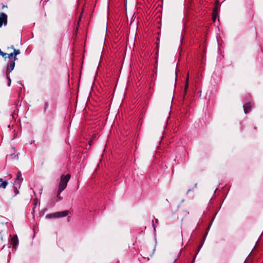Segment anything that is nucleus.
Listing matches in <instances>:
<instances>
[{"mask_svg": "<svg viewBox=\"0 0 263 263\" xmlns=\"http://www.w3.org/2000/svg\"><path fill=\"white\" fill-rule=\"evenodd\" d=\"M70 175L68 174L66 175H62L61 176L60 181L59 185V189L60 191L64 190L67 185V183L70 179Z\"/></svg>", "mask_w": 263, "mask_h": 263, "instance_id": "nucleus-2", "label": "nucleus"}, {"mask_svg": "<svg viewBox=\"0 0 263 263\" xmlns=\"http://www.w3.org/2000/svg\"><path fill=\"white\" fill-rule=\"evenodd\" d=\"M69 214L68 211H64L62 212H58L53 214H51L49 215L50 217L53 218H59V217H63L68 215Z\"/></svg>", "mask_w": 263, "mask_h": 263, "instance_id": "nucleus-3", "label": "nucleus"}, {"mask_svg": "<svg viewBox=\"0 0 263 263\" xmlns=\"http://www.w3.org/2000/svg\"><path fill=\"white\" fill-rule=\"evenodd\" d=\"M48 104L47 102H45L44 103V111H45V110H46V109L48 108Z\"/></svg>", "mask_w": 263, "mask_h": 263, "instance_id": "nucleus-14", "label": "nucleus"}, {"mask_svg": "<svg viewBox=\"0 0 263 263\" xmlns=\"http://www.w3.org/2000/svg\"><path fill=\"white\" fill-rule=\"evenodd\" d=\"M191 190L190 189L188 190L187 191V193H189V192H190Z\"/></svg>", "mask_w": 263, "mask_h": 263, "instance_id": "nucleus-19", "label": "nucleus"}, {"mask_svg": "<svg viewBox=\"0 0 263 263\" xmlns=\"http://www.w3.org/2000/svg\"><path fill=\"white\" fill-rule=\"evenodd\" d=\"M188 81H189V74H187V77L186 78V85H185V91H186V89L188 87Z\"/></svg>", "mask_w": 263, "mask_h": 263, "instance_id": "nucleus-13", "label": "nucleus"}, {"mask_svg": "<svg viewBox=\"0 0 263 263\" xmlns=\"http://www.w3.org/2000/svg\"><path fill=\"white\" fill-rule=\"evenodd\" d=\"M11 157L12 159H15L16 160H17L18 159V155L17 154H12L11 155Z\"/></svg>", "mask_w": 263, "mask_h": 263, "instance_id": "nucleus-12", "label": "nucleus"}, {"mask_svg": "<svg viewBox=\"0 0 263 263\" xmlns=\"http://www.w3.org/2000/svg\"><path fill=\"white\" fill-rule=\"evenodd\" d=\"M243 263H245V262H243Z\"/></svg>", "mask_w": 263, "mask_h": 263, "instance_id": "nucleus-21", "label": "nucleus"}, {"mask_svg": "<svg viewBox=\"0 0 263 263\" xmlns=\"http://www.w3.org/2000/svg\"><path fill=\"white\" fill-rule=\"evenodd\" d=\"M10 242L13 246L15 248L18 244V239L16 235H14L10 240Z\"/></svg>", "mask_w": 263, "mask_h": 263, "instance_id": "nucleus-8", "label": "nucleus"}, {"mask_svg": "<svg viewBox=\"0 0 263 263\" xmlns=\"http://www.w3.org/2000/svg\"><path fill=\"white\" fill-rule=\"evenodd\" d=\"M197 183H195V187H196V186H197Z\"/></svg>", "mask_w": 263, "mask_h": 263, "instance_id": "nucleus-20", "label": "nucleus"}, {"mask_svg": "<svg viewBox=\"0 0 263 263\" xmlns=\"http://www.w3.org/2000/svg\"><path fill=\"white\" fill-rule=\"evenodd\" d=\"M220 7L219 1H215V7L213 9V14H212V20L213 22L216 21V19L217 17V15L218 13V10Z\"/></svg>", "mask_w": 263, "mask_h": 263, "instance_id": "nucleus-4", "label": "nucleus"}, {"mask_svg": "<svg viewBox=\"0 0 263 263\" xmlns=\"http://www.w3.org/2000/svg\"><path fill=\"white\" fill-rule=\"evenodd\" d=\"M8 185V182L0 178V188L5 189Z\"/></svg>", "mask_w": 263, "mask_h": 263, "instance_id": "nucleus-9", "label": "nucleus"}, {"mask_svg": "<svg viewBox=\"0 0 263 263\" xmlns=\"http://www.w3.org/2000/svg\"><path fill=\"white\" fill-rule=\"evenodd\" d=\"M253 104L251 102H248L245 104L243 106L244 112L245 114H248L251 110Z\"/></svg>", "mask_w": 263, "mask_h": 263, "instance_id": "nucleus-7", "label": "nucleus"}, {"mask_svg": "<svg viewBox=\"0 0 263 263\" xmlns=\"http://www.w3.org/2000/svg\"><path fill=\"white\" fill-rule=\"evenodd\" d=\"M153 227H154V229L155 230V226L154 221H153Z\"/></svg>", "mask_w": 263, "mask_h": 263, "instance_id": "nucleus-17", "label": "nucleus"}, {"mask_svg": "<svg viewBox=\"0 0 263 263\" xmlns=\"http://www.w3.org/2000/svg\"><path fill=\"white\" fill-rule=\"evenodd\" d=\"M18 193V190H17V188H16V190H15V194H17Z\"/></svg>", "mask_w": 263, "mask_h": 263, "instance_id": "nucleus-16", "label": "nucleus"}, {"mask_svg": "<svg viewBox=\"0 0 263 263\" xmlns=\"http://www.w3.org/2000/svg\"><path fill=\"white\" fill-rule=\"evenodd\" d=\"M10 49L13 50V52H10L8 54L9 61H8L6 64V69L5 71L7 79V82L8 86H11V83L10 73L12 71V70L14 68L15 65V61L17 60L16 56L20 54L21 53L20 50L15 49L13 45H11L10 47H8L7 48L8 51H9V50Z\"/></svg>", "mask_w": 263, "mask_h": 263, "instance_id": "nucleus-1", "label": "nucleus"}, {"mask_svg": "<svg viewBox=\"0 0 263 263\" xmlns=\"http://www.w3.org/2000/svg\"><path fill=\"white\" fill-rule=\"evenodd\" d=\"M7 23V16L3 12L0 13V27L3 26V24L6 25Z\"/></svg>", "mask_w": 263, "mask_h": 263, "instance_id": "nucleus-6", "label": "nucleus"}, {"mask_svg": "<svg viewBox=\"0 0 263 263\" xmlns=\"http://www.w3.org/2000/svg\"><path fill=\"white\" fill-rule=\"evenodd\" d=\"M22 180H23V178L22 177L21 172L20 171H18L17 173L16 178L15 179V180L14 181V186L15 187V189H16L17 187L20 188V184H21V183L22 181Z\"/></svg>", "mask_w": 263, "mask_h": 263, "instance_id": "nucleus-5", "label": "nucleus"}, {"mask_svg": "<svg viewBox=\"0 0 263 263\" xmlns=\"http://www.w3.org/2000/svg\"><path fill=\"white\" fill-rule=\"evenodd\" d=\"M62 192V191H60V189H58L57 197L59 201L61 200L62 199V197L60 195Z\"/></svg>", "mask_w": 263, "mask_h": 263, "instance_id": "nucleus-11", "label": "nucleus"}, {"mask_svg": "<svg viewBox=\"0 0 263 263\" xmlns=\"http://www.w3.org/2000/svg\"><path fill=\"white\" fill-rule=\"evenodd\" d=\"M91 141H89V145H90V144H91Z\"/></svg>", "mask_w": 263, "mask_h": 263, "instance_id": "nucleus-18", "label": "nucleus"}, {"mask_svg": "<svg viewBox=\"0 0 263 263\" xmlns=\"http://www.w3.org/2000/svg\"><path fill=\"white\" fill-rule=\"evenodd\" d=\"M10 52L9 53H5V52H4L3 51L0 50V55H2L3 58H6L7 57L8 58V54L10 53Z\"/></svg>", "mask_w": 263, "mask_h": 263, "instance_id": "nucleus-10", "label": "nucleus"}, {"mask_svg": "<svg viewBox=\"0 0 263 263\" xmlns=\"http://www.w3.org/2000/svg\"><path fill=\"white\" fill-rule=\"evenodd\" d=\"M155 223H156V224H157V223H158V219H155Z\"/></svg>", "mask_w": 263, "mask_h": 263, "instance_id": "nucleus-15", "label": "nucleus"}]
</instances>
